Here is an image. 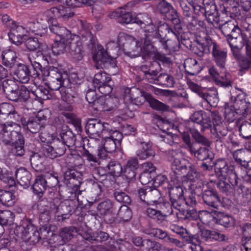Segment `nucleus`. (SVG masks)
<instances>
[{
  "label": "nucleus",
  "instance_id": "7c9ffc66",
  "mask_svg": "<svg viewBox=\"0 0 251 251\" xmlns=\"http://www.w3.org/2000/svg\"><path fill=\"white\" fill-rule=\"evenodd\" d=\"M202 199L206 204L216 208L218 207L220 202V198L217 192L214 190L205 191Z\"/></svg>",
  "mask_w": 251,
  "mask_h": 251
},
{
  "label": "nucleus",
  "instance_id": "f704fd0d",
  "mask_svg": "<svg viewBox=\"0 0 251 251\" xmlns=\"http://www.w3.org/2000/svg\"><path fill=\"white\" fill-rule=\"evenodd\" d=\"M243 248L241 250L246 251H251V224H246L243 227V237L242 240Z\"/></svg>",
  "mask_w": 251,
  "mask_h": 251
},
{
  "label": "nucleus",
  "instance_id": "c9c22d12",
  "mask_svg": "<svg viewBox=\"0 0 251 251\" xmlns=\"http://www.w3.org/2000/svg\"><path fill=\"white\" fill-rule=\"evenodd\" d=\"M42 22V25L41 26V30H40L38 28V23H36V20H34L33 21H28L26 24V28L28 32H31L32 33H34L36 35H39L40 36H42L46 34L47 33V23L46 20H43Z\"/></svg>",
  "mask_w": 251,
  "mask_h": 251
},
{
  "label": "nucleus",
  "instance_id": "6ab92c4d",
  "mask_svg": "<svg viewBox=\"0 0 251 251\" xmlns=\"http://www.w3.org/2000/svg\"><path fill=\"white\" fill-rule=\"evenodd\" d=\"M144 40V46H142V56L145 59L152 57L154 59L163 61L165 56L158 52L156 48L151 44L150 40Z\"/></svg>",
  "mask_w": 251,
  "mask_h": 251
},
{
  "label": "nucleus",
  "instance_id": "69168bd1",
  "mask_svg": "<svg viewBox=\"0 0 251 251\" xmlns=\"http://www.w3.org/2000/svg\"><path fill=\"white\" fill-rule=\"evenodd\" d=\"M115 199L119 202L124 203V205L129 204L131 200L130 197L125 192L116 191L114 193Z\"/></svg>",
  "mask_w": 251,
  "mask_h": 251
},
{
  "label": "nucleus",
  "instance_id": "1a4fd4ad",
  "mask_svg": "<svg viewBox=\"0 0 251 251\" xmlns=\"http://www.w3.org/2000/svg\"><path fill=\"white\" fill-rule=\"evenodd\" d=\"M46 84L53 91H56L63 87H68L71 85L67 73L61 69L52 76L48 77Z\"/></svg>",
  "mask_w": 251,
  "mask_h": 251
},
{
  "label": "nucleus",
  "instance_id": "6e6d98bb",
  "mask_svg": "<svg viewBox=\"0 0 251 251\" xmlns=\"http://www.w3.org/2000/svg\"><path fill=\"white\" fill-rule=\"evenodd\" d=\"M157 81L156 84L167 87H172L174 83L173 77L167 74H160L158 75Z\"/></svg>",
  "mask_w": 251,
  "mask_h": 251
},
{
  "label": "nucleus",
  "instance_id": "4c0bfd02",
  "mask_svg": "<svg viewBox=\"0 0 251 251\" xmlns=\"http://www.w3.org/2000/svg\"><path fill=\"white\" fill-rule=\"evenodd\" d=\"M188 163L186 165L184 170L178 169L175 174L178 175H181L186 174V177L188 180L191 181H195L197 180L199 176V173L195 168L194 166L188 161Z\"/></svg>",
  "mask_w": 251,
  "mask_h": 251
},
{
  "label": "nucleus",
  "instance_id": "412c9836",
  "mask_svg": "<svg viewBox=\"0 0 251 251\" xmlns=\"http://www.w3.org/2000/svg\"><path fill=\"white\" fill-rule=\"evenodd\" d=\"M233 158L242 166L251 169V150H237L232 153Z\"/></svg>",
  "mask_w": 251,
  "mask_h": 251
},
{
  "label": "nucleus",
  "instance_id": "473e14b6",
  "mask_svg": "<svg viewBox=\"0 0 251 251\" xmlns=\"http://www.w3.org/2000/svg\"><path fill=\"white\" fill-rule=\"evenodd\" d=\"M155 151L149 143L142 142L141 143V149L136 152L137 156L141 160H145L150 157L155 155Z\"/></svg>",
  "mask_w": 251,
  "mask_h": 251
},
{
  "label": "nucleus",
  "instance_id": "ddd939ff",
  "mask_svg": "<svg viewBox=\"0 0 251 251\" xmlns=\"http://www.w3.org/2000/svg\"><path fill=\"white\" fill-rule=\"evenodd\" d=\"M97 209L101 215L103 216L105 221L112 223L116 219L115 210L113 202L109 200H106L99 204Z\"/></svg>",
  "mask_w": 251,
  "mask_h": 251
},
{
  "label": "nucleus",
  "instance_id": "393cba45",
  "mask_svg": "<svg viewBox=\"0 0 251 251\" xmlns=\"http://www.w3.org/2000/svg\"><path fill=\"white\" fill-rule=\"evenodd\" d=\"M46 118V117L41 116L40 113L35 117H30L25 126H26L27 129L30 131V132L36 133L38 132L42 128H44V121Z\"/></svg>",
  "mask_w": 251,
  "mask_h": 251
},
{
  "label": "nucleus",
  "instance_id": "49530a36",
  "mask_svg": "<svg viewBox=\"0 0 251 251\" xmlns=\"http://www.w3.org/2000/svg\"><path fill=\"white\" fill-rule=\"evenodd\" d=\"M244 40L242 34L237 32L227 37V41L230 48H241L244 46Z\"/></svg>",
  "mask_w": 251,
  "mask_h": 251
},
{
  "label": "nucleus",
  "instance_id": "4be33fe9",
  "mask_svg": "<svg viewBox=\"0 0 251 251\" xmlns=\"http://www.w3.org/2000/svg\"><path fill=\"white\" fill-rule=\"evenodd\" d=\"M112 44L113 43H109L107 50H105L103 49L99 50L97 53L93 56L94 60L98 63L100 62L104 64H108L112 67L114 68L116 66L115 57L111 56L109 49V46Z\"/></svg>",
  "mask_w": 251,
  "mask_h": 251
},
{
  "label": "nucleus",
  "instance_id": "680f3d73",
  "mask_svg": "<svg viewBox=\"0 0 251 251\" xmlns=\"http://www.w3.org/2000/svg\"><path fill=\"white\" fill-rule=\"evenodd\" d=\"M170 200L172 202L175 201V204H177L176 202L177 199H181L183 195V191L182 187L176 186L172 188L169 191Z\"/></svg>",
  "mask_w": 251,
  "mask_h": 251
},
{
  "label": "nucleus",
  "instance_id": "c03bdc74",
  "mask_svg": "<svg viewBox=\"0 0 251 251\" xmlns=\"http://www.w3.org/2000/svg\"><path fill=\"white\" fill-rule=\"evenodd\" d=\"M159 191L156 189H149L147 194L146 203L148 205L155 206L163 199Z\"/></svg>",
  "mask_w": 251,
  "mask_h": 251
},
{
  "label": "nucleus",
  "instance_id": "6e6552de",
  "mask_svg": "<svg viewBox=\"0 0 251 251\" xmlns=\"http://www.w3.org/2000/svg\"><path fill=\"white\" fill-rule=\"evenodd\" d=\"M187 84L193 92L197 94L211 106H216L217 105L219 101L217 91H214L206 93L205 88L200 86L190 79H187Z\"/></svg>",
  "mask_w": 251,
  "mask_h": 251
},
{
  "label": "nucleus",
  "instance_id": "cd10ccee",
  "mask_svg": "<svg viewBox=\"0 0 251 251\" xmlns=\"http://www.w3.org/2000/svg\"><path fill=\"white\" fill-rule=\"evenodd\" d=\"M0 113L1 118L13 119L16 121L19 119V115L16 112L14 106L8 103H2L0 104Z\"/></svg>",
  "mask_w": 251,
  "mask_h": 251
},
{
  "label": "nucleus",
  "instance_id": "4468645a",
  "mask_svg": "<svg viewBox=\"0 0 251 251\" xmlns=\"http://www.w3.org/2000/svg\"><path fill=\"white\" fill-rule=\"evenodd\" d=\"M82 174L75 170H69L64 175V183L67 186L74 191L77 190L82 183Z\"/></svg>",
  "mask_w": 251,
  "mask_h": 251
},
{
  "label": "nucleus",
  "instance_id": "de8ad7c7",
  "mask_svg": "<svg viewBox=\"0 0 251 251\" xmlns=\"http://www.w3.org/2000/svg\"><path fill=\"white\" fill-rule=\"evenodd\" d=\"M132 217V211L126 204L121 206L116 215V219L122 222H128L131 220Z\"/></svg>",
  "mask_w": 251,
  "mask_h": 251
},
{
  "label": "nucleus",
  "instance_id": "0eeeda50",
  "mask_svg": "<svg viewBox=\"0 0 251 251\" xmlns=\"http://www.w3.org/2000/svg\"><path fill=\"white\" fill-rule=\"evenodd\" d=\"M0 140L5 144H13L18 139H21L20 133L21 127L18 124L12 122L11 124H0Z\"/></svg>",
  "mask_w": 251,
  "mask_h": 251
},
{
  "label": "nucleus",
  "instance_id": "20e7f679",
  "mask_svg": "<svg viewBox=\"0 0 251 251\" xmlns=\"http://www.w3.org/2000/svg\"><path fill=\"white\" fill-rule=\"evenodd\" d=\"M143 38L136 40L133 36L122 33L119 35L118 42L123 45L125 53L130 57L142 56Z\"/></svg>",
  "mask_w": 251,
  "mask_h": 251
},
{
  "label": "nucleus",
  "instance_id": "a18cd8bd",
  "mask_svg": "<svg viewBox=\"0 0 251 251\" xmlns=\"http://www.w3.org/2000/svg\"><path fill=\"white\" fill-rule=\"evenodd\" d=\"M15 75L22 83H26L29 81L30 76L29 69L26 65L21 64L18 66Z\"/></svg>",
  "mask_w": 251,
  "mask_h": 251
},
{
  "label": "nucleus",
  "instance_id": "423d86ee",
  "mask_svg": "<svg viewBox=\"0 0 251 251\" xmlns=\"http://www.w3.org/2000/svg\"><path fill=\"white\" fill-rule=\"evenodd\" d=\"M215 170L219 176L228 179L234 188L237 186L238 177L234 166L228 164L225 159H219L215 163Z\"/></svg>",
  "mask_w": 251,
  "mask_h": 251
},
{
  "label": "nucleus",
  "instance_id": "3c124183",
  "mask_svg": "<svg viewBox=\"0 0 251 251\" xmlns=\"http://www.w3.org/2000/svg\"><path fill=\"white\" fill-rule=\"evenodd\" d=\"M111 81V77L107 73L100 71L97 73L94 77L93 83L94 87L97 85L108 83Z\"/></svg>",
  "mask_w": 251,
  "mask_h": 251
},
{
  "label": "nucleus",
  "instance_id": "338daca9",
  "mask_svg": "<svg viewBox=\"0 0 251 251\" xmlns=\"http://www.w3.org/2000/svg\"><path fill=\"white\" fill-rule=\"evenodd\" d=\"M21 139H17L16 142L12 144L14 147L12 149L13 152L19 156H22L25 152L24 149V141L22 135H21Z\"/></svg>",
  "mask_w": 251,
  "mask_h": 251
},
{
  "label": "nucleus",
  "instance_id": "39448f33",
  "mask_svg": "<svg viewBox=\"0 0 251 251\" xmlns=\"http://www.w3.org/2000/svg\"><path fill=\"white\" fill-rule=\"evenodd\" d=\"M158 209L148 208L146 209L147 215L156 221L158 224H162L166 221L167 218L174 213L172 203L171 204L163 198L160 202L155 205Z\"/></svg>",
  "mask_w": 251,
  "mask_h": 251
},
{
  "label": "nucleus",
  "instance_id": "f3484780",
  "mask_svg": "<svg viewBox=\"0 0 251 251\" xmlns=\"http://www.w3.org/2000/svg\"><path fill=\"white\" fill-rule=\"evenodd\" d=\"M180 154L178 149L170 150L167 153L168 159L172 162V169L174 173L178 169L184 170L186 165L189 164L188 160L180 158Z\"/></svg>",
  "mask_w": 251,
  "mask_h": 251
},
{
  "label": "nucleus",
  "instance_id": "864d4df0",
  "mask_svg": "<svg viewBox=\"0 0 251 251\" xmlns=\"http://www.w3.org/2000/svg\"><path fill=\"white\" fill-rule=\"evenodd\" d=\"M76 232V229L74 226L65 227L62 228L60 232L59 235L62 239L64 242L70 240L73 236L74 233Z\"/></svg>",
  "mask_w": 251,
  "mask_h": 251
},
{
  "label": "nucleus",
  "instance_id": "bb28decb",
  "mask_svg": "<svg viewBox=\"0 0 251 251\" xmlns=\"http://www.w3.org/2000/svg\"><path fill=\"white\" fill-rule=\"evenodd\" d=\"M23 238L25 241H28L34 244L39 241V233L36 228L31 224L23 227Z\"/></svg>",
  "mask_w": 251,
  "mask_h": 251
},
{
  "label": "nucleus",
  "instance_id": "5701e85b",
  "mask_svg": "<svg viewBox=\"0 0 251 251\" xmlns=\"http://www.w3.org/2000/svg\"><path fill=\"white\" fill-rule=\"evenodd\" d=\"M45 14L50 16L61 18L64 21L68 20L74 15V13L69 8H66L63 6L52 7L47 10Z\"/></svg>",
  "mask_w": 251,
  "mask_h": 251
},
{
  "label": "nucleus",
  "instance_id": "09e8293b",
  "mask_svg": "<svg viewBox=\"0 0 251 251\" xmlns=\"http://www.w3.org/2000/svg\"><path fill=\"white\" fill-rule=\"evenodd\" d=\"M15 215L9 210L0 211V224L11 225L14 223Z\"/></svg>",
  "mask_w": 251,
  "mask_h": 251
},
{
  "label": "nucleus",
  "instance_id": "2f4dec72",
  "mask_svg": "<svg viewBox=\"0 0 251 251\" xmlns=\"http://www.w3.org/2000/svg\"><path fill=\"white\" fill-rule=\"evenodd\" d=\"M42 130L41 132L40 133L39 137L41 141L42 142L47 143V144L45 145L42 149V151L43 152V148L46 146H52V143L54 142V141L55 140L56 135L55 133L51 130V128L50 126H48Z\"/></svg>",
  "mask_w": 251,
  "mask_h": 251
},
{
  "label": "nucleus",
  "instance_id": "b1692460",
  "mask_svg": "<svg viewBox=\"0 0 251 251\" xmlns=\"http://www.w3.org/2000/svg\"><path fill=\"white\" fill-rule=\"evenodd\" d=\"M18 87L14 81L7 80L2 82L0 92H4L10 100L15 101L18 100Z\"/></svg>",
  "mask_w": 251,
  "mask_h": 251
},
{
  "label": "nucleus",
  "instance_id": "dca6fc26",
  "mask_svg": "<svg viewBox=\"0 0 251 251\" xmlns=\"http://www.w3.org/2000/svg\"><path fill=\"white\" fill-rule=\"evenodd\" d=\"M161 29H165L168 33L173 34L178 39V34L171 28L167 24H163L159 27L153 24L146 26L144 34L145 37V39L150 40L152 38H158L159 36H161L159 32ZM143 39H144V38Z\"/></svg>",
  "mask_w": 251,
  "mask_h": 251
},
{
  "label": "nucleus",
  "instance_id": "ea45409f",
  "mask_svg": "<svg viewBox=\"0 0 251 251\" xmlns=\"http://www.w3.org/2000/svg\"><path fill=\"white\" fill-rule=\"evenodd\" d=\"M219 213L216 210H212L211 212L207 210L200 211L199 214L200 220L202 223L205 225L209 224L211 222H218L217 217Z\"/></svg>",
  "mask_w": 251,
  "mask_h": 251
},
{
  "label": "nucleus",
  "instance_id": "8fccbe9b",
  "mask_svg": "<svg viewBox=\"0 0 251 251\" xmlns=\"http://www.w3.org/2000/svg\"><path fill=\"white\" fill-rule=\"evenodd\" d=\"M14 196L9 191L0 190V202L4 205L11 206L14 203Z\"/></svg>",
  "mask_w": 251,
  "mask_h": 251
},
{
  "label": "nucleus",
  "instance_id": "c85d7f7f",
  "mask_svg": "<svg viewBox=\"0 0 251 251\" xmlns=\"http://www.w3.org/2000/svg\"><path fill=\"white\" fill-rule=\"evenodd\" d=\"M200 239L202 242H209L213 240L223 241L225 240L226 236L224 234L215 231L204 229L201 231Z\"/></svg>",
  "mask_w": 251,
  "mask_h": 251
},
{
  "label": "nucleus",
  "instance_id": "13d9d810",
  "mask_svg": "<svg viewBox=\"0 0 251 251\" xmlns=\"http://www.w3.org/2000/svg\"><path fill=\"white\" fill-rule=\"evenodd\" d=\"M220 216L218 219L217 223H219L220 225L226 227H232L235 225V221L232 217L222 214H220Z\"/></svg>",
  "mask_w": 251,
  "mask_h": 251
},
{
  "label": "nucleus",
  "instance_id": "f8f14e48",
  "mask_svg": "<svg viewBox=\"0 0 251 251\" xmlns=\"http://www.w3.org/2000/svg\"><path fill=\"white\" fill-rule=\"evenodd\" d=\"M78 27L80 38L89 49H92L95 44V38L91 33L92 25L85 20L78 21Z\"/></svg>",
  "mask_w": 251,
  "mask_h": 251
},
{
  "label": "nucleus",
  "instance_id": "72a5a7b5",
  "mask_svg": "<svg viewBox=\"0 0 251 251\" xmlns=\"http://www.w3.org/2000/svg\"><path fill=\"white\" fill-rule=\"evenodd\" d=\"M145 101L146 100L149 103L151 107L158 111H169L170 107L153 98L149 93L145 92L144 94Z\"/></svg>",
  "mask_w": 251,
  "mask_h": 251
},
{
  "label": "nucleus",
  "instance_id": "9b49d317",
  "mask_svg": "<svg viewBox=\"0 0 251 251\" xmlns=\"http://www.w3.org/2000/svg\"><path fill=\"white\" fill-rule=\"evenodd\" d=\"M207 46L208 50L211 51L216 64L220 68H225L227 58L226 50H222L216 43L211 41H207Z\"/></svg>",
  "mask_w": 251,
  "mask_h": 251
},
{
  "label": "nucleus",
  "instance_id": "052dcab7",
  "mask_svg": "<svg viewBox=\"0 0 251 251\" xmlns=\"http://www.w3.org/2000/svg\"><path fill=\"white\" fill-rule=\"evenodd\" d=\"M171 229L174 232L179 235L185 242L192 241L191 238V235L188 233L185 228L177 226H173L171 227Z\"/></svg>",
  "mask_w": 251,
  "mask_h": 251
},
{
  "label": "nucleus",
  "instance_id": "a878e982",
  "mask_svg": "<svg viewBox=\"0 0 251 251\" xmlns=\"http://www.w3.org/2000/svg\"><path fill=\"white\" fill-rule=\"evenodd\" d=\"M209 73L218 85L224 87L231 86L230 75L228 73H226L224 76H220L214 66H212L209 69Z\"/></svg>",
  "mask_w": 251,
  "mask_h": 251
},
{
  "label": "nucleus",
  "instance_id": "9d476101",
  "mask_svg": "<svg viewBox=\"0 0 251 251\" xmlns=\"http://www.w3.org/2000/svg\"><path fill=\"white\" fill-rule=\"evenodd\" d=\"M144 93L135 87L126 88L123 97L125 103L127 105L131 104L137 105H142L145 102Z\"/></svg>",
  "mask_w": 251,
  "mask_h": 251
},
{
  "label": "nucleus",
  "instance_id": "79ce46f5",
  "mask_svg": "<svg viewBox=\"0 0 251 251\" xmlns=\"http://www.w3.org/2000/svg\"><path fill=\"white\" fill-rule=\"evenodd\" d=\"M32 187L34 193L39 198L42 197L47 188L46 179L44 176H38Z\"/></svg>",
  "mask_w": 251,
  "mask_h": 251
},
{
  "label": "nucleus",
  "instance_id": "2eb2a0df",
  "mask_svg": "<svg viewBox=\"0 0 251 251\" xmlns=\"http://www.w3.org/2000/svg\"><path fill=\"white\" fill-rule=\"evenodd\" d=\"M82 42L83 41L78 36H74L73 38H71V36L68 38V46L69 48L70 53L75 59L77 60H81L83 58Z\"/></svg>",
  "mask_w": 251,
  "mask_h": 251
},
{
  "label": "nucleus",
  "instance_id": "7ed1b4c3",
  "mask_svg": "<svg viewBox=\"0 0 251 251\" xmlns=\"http://www.w3.org/2000/svg\"><path fill=\"white\" fill-rule=\"evenodd\" d=\"M214 11L213 12L205 10V15L207 21L211 24L214 27L221 29L222 32L226 37L230 36L231 34H234L235 33H241V29L238 24L235 25L233 21H228L224 24H221L216 11V6L212 5Z\"/></svg>",
  "mask_w": 251,
  "mask_h": 251
},
{
  "label": "nucleus",
  "instance_id": "58836bf2",
  "mask_svg": "<svg viewBox=\"0 0 251 251\" xmlns=\"http://www.w3.org/2000/svg\"><path fill=\"white\" fill-rule=\"evenodd\" d=\"M184 67L186 72L192 75L198 74L201 70L198 61L194 58H189L185 60Z\"/></svg>",
  "mask_w": 251,
  "mask_h": 251
},
{
  "label": "nucleus",
  "instance_id": "0e129e2a",
  "mask_svg": "<svg viewBox=\"0 0 251 251\" xmlns=\"http://www.w3.org/2000/svg\"><path fill=\"white\" fill-rule=\"evenodd\" d=\"M158 10L162 14H167L172 11L175 16L177 17L176 11L174 10L173 6L169 2L162 0L158 5Z\"/></svg>",
  "mask_w": 251,
  "mask_h": 251
},
{
  "label": "nucleus",
  "instance_id": "aec40b11",
  "mask_svg": "<svg viewBox=\"0 0 251 251\" xmlns=\"http://www.w3.org/2000/svg\"><path fill=\"white\" fill-rule=\"evenodd\" d=\"M109 127V125L107 123L103 124L96 119H92L87 123L86 131L90 135L99 136L100 133H105Z\"/></svg>",
  "mask_w": 251,
  "mask_h": 251
},
{
  "label": "nucleus",
  "instance_id": "4d7b16f0",
  "mask_svg": "<svg viewBox=\"0 0 251 251\" xmlns=\"http://www.w3.org/2000/svg\"><path fill=\"white\" fill-rule=\"evenodd\" d=\"M109 173L116 176H120L123 172L121 165L117 162L113 161L109 163L107 166Z\"/></svg>",
  "mask_w": 251,
  "mask_h": 251
},
{
  "label": "nucleus",
  "instance_id": "f257e3e1",
  "mask_svg": "<svg viewBox=\"0 0 251 251\" xmlns=\"http://www.w3.org/2000/svg\"><path fill=\"white\" fill-rule=\"evenodd\" d=\"M62 141L57 138L52 143V146H46L43 148V153L47 157L53 159L62 155L65 152L67 147H72L75 144V138L71 131H67L61 134Z\"/></svg>",
  "mask_w": 251,
  "mask_h": 251
},
{
  "label": "nucleus",
  "instance_id": "e2e57ef3",
  "mask_svg": "<svg viewBox=\"0 0 251 251\" xmlns=\"http://www.w3.org/2000/svg\"><path fill=\"white\" fill-rule=\"evenodd\" d=\"M143 247L147 251H159L161 249L162 247L161 245L158 242L149 239L144 240Z\"/></svg>",
  "mask_w": 251,
  "mask_h": 251
},
{
  "label": "nucleus",
  "instance_id": "774afa93",
  "mask_svg": "<svg viewBox=\"0 0 251 251\" xmlns=\"http://www.w3.org/2000/svg\"><path fill=\"white\" fill-rule=\"evenodd\" d=\"M240 135L245 139L251 137V123L245 122L240 126Z\"/></svg>",
  "mask_w": 251,
  "mask_h": 251
},
{
  "label": "nucleus",
  "instance_id": "603ef678",
  "mask_svg": "<svg viewBox=\"0 0 251 251\" xmlns=\"http://www.w3.org/2000/svg\"><path fill=\"white\" fill-rule=\"evenodd\" d=\"M116 16L119 17V21L122 24H128L130 23H135L136 18H134L131 12L123 13L120 9L114 12Z\"/></svg>",
  "mask_w": 251,
  "mask_h": 251
},
{
  "label": "nucleus",
  "instance_id": "f03ea898",
  "mask_svg": "<svg viewBox=\"0 0 251 251\" xmlns=\"http://www.w3.org/2000/svg\"><path fill=\"white\" fill-rule=\"evenodd\" d=\"M190 132L192 137L197 143L191 147L189 151L191 154L200 160L210 158V141L195 128L191 129Z\"/></svg>",
  "mask_w": 251,
  "mask_h": 251
},
{
  "label": "nucleus",
  "instance_id": "bf43d9fd",
  "mask_svg": "<svg viewBox=\"0 0 251 251\" xmlns=\"http://www.w3.org/2000/svg\"><path fill=\"white\" fill-rule=\"evenodd\" d=\"M41 59L47 61L46 57L40 51L30 53L28 56V59L33 68L36 64L38 65L37 67L40 66V63L38 61H39Z\"/></svg>",
  "mask_w": 251,
  "mask_h": 251
},
{
  "label": "nucleus",
  "instance_id": "e433bc0d",
  "mask_svg": "<svg viewBox=\"0 0 251 251\" xmlns=\"http://www.w3.org/2000/svg\"><path fill=\"white\" fill-rule=\"evenodd\" d=\"M15 176L18 182L21 185L27 187L30 184L31 174L25 169L21 168L18 169L15 173Z\"/></svg>",
  "mask_w": 251,
  "mask_h": 251
},
{
  "label": "nucleus",
  "instance_id": "a19ab883",
  "mask_svg": "<svg viewBox=\"0 0 251 251\" xmlns=\"http://www.w3.org/2000/svg\"><path fill=\"white\" fill-rule=\"evenodd\" d=\"M68 38L55 39L52 45V53L55 55L63 54L68 46Z\"/></svg>",
  "mask_w": 251,
  "mask_h": 251
},
{
  "label": "nucleus",
  "instance_id": "a211bd4d",
  "mask_svg": "<svg viewBox=\"0 0 251 251\" xmlns=\"http://www.w3.org/2000/svg\"><path fill=\"white\" fill-rule=\"evenodd\" d=\"M117 100L116 98L101 96L97 99L92 106L97 111H111L116 107L115 101L117 102Z\"/></svg>",
  "mask_w": 251,
  "mask_h": 251
},
{
  "label": "nucleus",
  "instance_id": "5fc2aeb1",
  "mask_svg": "<svg viewBox=\"0 0 251 251\" xmlns=\"http://www.w3.org/2000/svg\"><path fill=\"white\" fill-rule=\"evenodd\" d=\"M68 206L64 202H61L56 208L55 216L58 221L63 220L69 218Z\"/></svg>",
  "mask_w": 251,
  "mask_h": 251
},
{
  "label": "nucleus",
  "instance_id": "c756f323",
  "mask_svg": "<svg viewBox=\"0 0 251 251\" xmlns=\"http://www.w3.org/2000/svg\"><path fill=\"white\" fill-rule=\"evenodd\" d=\"M50 30L57 35L56 39L68 38L72 36L70 31L64 26H60L55 19H53Z\"/></svg>",
  "mask_w": 251,
  "mask_h": 251
},
{
  "label": "nucleus",
  "instance_id": "37998d69",
  "mask_svg": "<svg viewBox=\"0 0 251 251\" xmlns=\"http://www.w3.org/2000/svg\"><path fill=\"white\" fill-rule=\"evenodd\" d=\"M3 64L7 67L12 68L16 63V53L13 50H6L1 54Z\"/></svg>",
  "mask_w": 251,
  "mask_h": 251
}]
</instances>
